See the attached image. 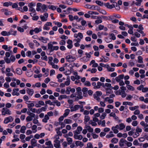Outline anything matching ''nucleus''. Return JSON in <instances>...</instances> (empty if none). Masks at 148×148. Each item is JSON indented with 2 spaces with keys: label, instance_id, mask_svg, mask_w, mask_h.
Here are the masks:
<instances>
[{
  "label": "nucleus",
  "instance_id": "f257e3e1",
  "mask_svg": "<svg viewBox=\"0 0 148 148\" xmlns=\"http://www.w3.org/2000/svg\"><path fill=\"white\" fill-rule=\"evenodd\" d=\"M4 59L7 63L9 64L11 62H14L16 60V58L14 55H12L11 56L10 58L4 57Z\"/></svg>",
  "mask_w": 148,
  "mask_h": 148
},
{
  "label": "nucleus",
  "instance_id": "f03ea898",
  "mask_svg": "<svg viewBox=\"0 0 148 148\" xmlns=\"http://www.w3.org/2000/svg\"><path fill=\"white\" fill-rule=\"evenodd\" d=\"M1 113L2 115H5L6 114L10 115L11 114V112L7 108H4L2 109Z\"/></svg>",
  "mask_w": 148,
  "mask_h": 148
},
{
  "label": "nucleus",
  "instance_id": "7ed1b4c3",
  "mask_svg": "<svg viewBox=\"0 0 148 148\" xmlns=\"http://www.w3.org/2000/svg\"><path fill=\"white\" fill-rule=\"evenodd\" d=\"M14 120V118L12 116H9L5 118L4 123L7 124L9 122H12Z\"/></svg>",
  "mask_w": 148,
  "mask_h": 148
},
{
  "label": "nucleus",
  "instance_id": "20e7f679",
  "mask_svg": "<svg viewBox=\"0 0 148 148\" xmlns=\"http://www.w3.org/2000/svg\"><path fill=\"white\" fill-rule=\"evenodd\" d=\"M44 16L40 15V18L42 21H46L47 20V18L48 17V15L47 13H45L44 14Z\"/></svg>",
  "mask_w": 148,
  "mask_h": 148
},
{
  "label": "nucleus",
  "instance_id": "39448f33",
  "mask_svg": "<svg viewBox=\"0 0 148 148\" xmlns=\"http://www.w3.org/2000/svg\"><path fill=\"white\" fill-rule=\"evenodd\" d=\"M66 58L69 62H73L76 60V58L75 57L71 55L67 56Z\"/></svg>",
  "mask_w": 148,
  "mask_h": 148
},
{
  "label": "nucleus",
  "instance_id": "423d86ee",
  "mask_svg": "<svg viewBox=\"0 0 148 148\" xmlns=\"http://www.w3.org/2000/svg\"><path fill=\"white\" fill-rule=\"evenodd\" d=\"M125 141H126V140L123 138H121L119 142V146L122 147L124 145V144H126Z\"/></svg>",
  "mask_w": 148,
  "mask_h": 148
},
{
  "label": "nucleus",
  "instance_id": "0eeeda50",
  "mask_svg": "<svg viewBox=\"0 0 148 148\" xmlns=\"http://www.w3.org/2000/svg\"><path fill=\"white\" fill-rule=\"evenodd\" d=\"M105 6L106 7L108 8L112 9L114 8L115 7V4H113L112 5H110L109 3H107L104 4Z\"/></svg>",
  "mask_w": 148,
  "mask_h": 148
},
{
  "label": "nucleus",
  "instance_id": "6e6552de",
  "mask_svg": "<svg viewBox=\"0 0 148 148\" xmlns=\"http://www.w3.org/2000/svg\"><path fill=\"white\" fill-rule=\"evenodd\" d=\"M88 89L86 87L83 88L82 89V91L83 92V96L85 97H86L88 96L87 92H88Z\"/></svg>",
  "mask_w": 148,
  "mask_h": 148
},
{
  "label": "nucleus",
  "instance_id": "1a4fd4ad",
  "mask_svg": "<svg viewBox=\"0 0 148 148\" xmlns=\"http://www.w3.org/2000/svg\"><path fill=\"white\" fill-rule=\"evenodd\" d=\"M26 91L27 93L30 96H32L34 93V91L33 89L29 88H27Z\"/></svg>",
  "mask_w": 148,
  "mask_h": 148
},
{
  "label": "nucleus",
  "instance_id": "9d476101",
  "mask_svg": "<svg viewBox=\"0 0 148 148\" xmlns=\"http://www.w3.org/2000/svg\"><path fill=\"white\" fill-rule=\"evenodd\" d=\"M37 140L35 138L32 139L31 140V145L34 147H36L37 146Z\"/></svg>",
  "mask_w": 148,
  "mask_h": 148
},
{
  "label": "nucleus",
  "instance_id": "9b49d317",
  "mask_svg": "<svg viewBox=\"0 0 148 148\" xmlns=\"http://www.w3.org/2000/svg\"><path fill=\"white\" fill-rule=\"evenodd\" d=\"M54 142L55 143L54 144V146L56 148H58L60 147V141L59 140H54Z\"/></svg>",
  "mask_w": 148,
  "mask_h": 148
},
{
  "label": "nucleus",
  "instance_id": "f8f14e48",
  "mask_svg": "<svg viewBox=\"0 0 148 148\" xmlns=\"http://www.w3.org/2000/svg\"><path fill=\"white\" fill-rule=\"evenodd\" d=\"M74 138L75 139H78L79 140H81L83 138L82 136L81 135H74Z\"/></svg>",
  "mask_w": 148,
  "mask_h": 148
},
{
  "label": "nucleus",
  "instance_id": "ddd939ff",
  "mask_svg": "<svg viewBox=\"0 0 148 148\" xmlns=\"http://www.w3.org/2000/svg\"><path fill=\"white\" fill-rule=\"evenodd\" d=\"M85 128H86L87 130L89 132H93V129L91 128L90 126H86L85 127Z\"/></svg>",
  "mask_w": 148,
  "mask_h": 148
},
{
  "label": "nucleus",
  "instance_id": "4468645a",
  "mask_svg": "<svg viewBox=\"0 0 148 148\" xmlns=\"http://www.w3.org/2000/svg\"><path fill=\"white\" fill-rule=\"evenodd\" d=\"M75 144L77 146H79L81 147H83L84 144L83 143H82L81 142L79 141H77L75 142Z\"/></svg>",
  "mask_w": 148,
  "mask_h": 148
},
{
  "label": "nucleus",
  "instance_id": "2eb2a0df",
  "mask_svg": "<svg viewBox=\"0 0 148 148\" xmlns=\"http://www.w3.org/2000/svg\"><path fill=\"white\" fill-rule=\"evenodd\" d=\"M51 42H50L48 44V49L50 50V52L52 51V49L53 47V45L51 44Z\"/></svg>",
  "mask_w": 148,
  "mask_h": 148
},
{
  "label": "nucleus",
  "instance_id": "dca6fc26",
  "mask_svg": "<svg viewBox=\"0 0 148 148\" xmlns=\"http://www.w3.org/2000/svg\"><path fill=\"white\" fill-rule=\"evenodd\" d=\"M16 71V73L19 75H21L22 73V71L21 69L19 68H17Z\"/></svg>",
  "mask_w": 148,
  "mask_h": 148
},
{
  "label": "nucleus",
  "instance_id": "f3484780",
  "mask_svg": "<svg viewBox=\"0 0 148 148\" xmlns=\"http://www.w3.org/2000/svg\"><path fill=\"white\" fill-rule=\"evenodd\" d=\"M26 128L25 126H22L20 130V132L23 133H25V130H26Z\"/></svg>",
  "mask_w": 148,
  "mask_h": 148
},
{
  "label": "nucleus",
  "instance_id": "a211bd4d",
  "mask_svg": "<svg viewBox=\"0 0 148 148\" xmlns=\"http://www.w3.org/2000/svg\"><path fill=\"white\" fill-rule=\"evenodd\" d=\"M70 110L69 109H66L65 110V113L64 114V116L66 117L69 114Z\"/></svg>",
  "mask_w": 148,
  "mask_h": 148
},
{
  "label": "nucleus",
  "instance_id": "6ab92c4d",
  "mask_svg": "<svg viewBox=\"0 0 148 148\" xmlns=\"http://www.w3.org/2000/svg\"><path fill=\"white\" fill-rule=\"evenodd\" d=\"M17 31H15L13 33H11L10 30L9 32H7V35L6 36H9L10 35H13L15 36L16 34Z\"/></svg>",
  "mask_w": 148,
  "mask_h": 148
},
{
  "label": "nucleus",
  "instance_id": "aec40b11",
  "mask_svg": "<svg viewBox=\"0 0 148 148\" xmlns=\"http://www.w3.org/2000/svg\"><path fill=\"white\" fill-rule=\"evenodd\" d=\"M127 87L130 90L134 91L135 89L134 88L133 86L130 85H127Z\"/></svg>",
  "mask_w": 148,
  "mask_h": 148
},
{
  "label": "nucleus",
  "instance_id": "412c9836",
  "mask_svg": "<svg viewBox=\"0 0 148 148\" xmlns=\"http://www.w3.org/2000/svg\"><path fill=\"white\" fill-rule=\"evenodd\" d=\"M105 86L106 87H109V89L110 90L113 89V87L111 86V84L110 83H106L105 84Z\"/></svg>",
  "mask_w": 148,
  "mask_h": 148
},
{
  "label": "nucleus",
  "instance_id": "4be33fe9",
  "mask_svg": "<svg viewBox=\"0 0 148 148\" xmlns=\"http://www.w3.org/2000/svg\"><path fill=\"white\" fill-rule=\"evenodd\" d=\"M138 62L139 63H143V58L141 56H138Z\"/></svg>",
  "mask_w": 148,
  "mask_h": 148
},
{
  "label": "nucleus",
  "instance_id": "5701e85b",
  "mask_svg": "<svg viewBox=\"0 0 148 148\" xmlns=\"http://www.w3.org/2000/svg\"><path fill=\"white\" fill-rule=\"evenodd\" d=\"M72 121L70 119H65L64 121V122L66 124H71L72 122Z\"/></svg>",
  "mask_w": 148,
  "mask_h": 148
},
{
  "label": "nucleus",
  "instance_id": "b1692460",
  "mask_svg": "<svg viewBox=\"0 0 148 148\" xmlns=\"http://www.w3.org/2000/svg\"><path fill=\"white\" fill-rule=\"evenodd\" d=\"M66 140L68 141V144L69 145L71 144L73 142L72 138L69 137L67 138H66Z\"/></svg>",
  "mask_w": 148,
  "mask_h": 148
},
{
  "label": "nucleus",
  "instance_id": "393cba45",
  "mask_svg": "<svg viewBox=\"0 0 148 148\" xmlns=\"http://www.w3.org/2000/svg\"><path fill=\"white\" fill-rule=\"evenodd\" d=\"M45 144L47 146H50V148L53 147V145L51 144V142L50 141L46 142Z\"/></svg>",
  "mask_w": 148,
  "mask_h": 148
},
{
  "label": "nucleus",
  "instance_id": "a878e982",
  "mask_svg": "<svg viewBox=\"0 0 148 148\" xmlns=\"http://www.w3.org/2000/svg\"><path fill=\"white\" fill-rule=\"evenodd\" d=\"M137 2L135 3V4L137 6H140L141 3L142 2V0H136Z\"/></svg>",
  "mask_w": 148,
  "mask_h": 148
},
{
  "label": "nucleus",
  "instance_id": "bb28decb",
  "mask_svg": "<svg viewBox=\"0 0 148 148\" xmlns=\"http://www.w3.org/2000/svg\"><path fill=\"white\" fill-rule=\"evenodd\" d=\"M118 141V139L116 138H113L111 140V142L112 143H117Z\"/></svg>",
  "mask_w": 148,
  "mask_h": 148
},
{
  "label": "nucleus",
  "instance_id": "cd10ccee",
  "mask_svg": "<svg viewBox=\"0 0 148 148\" xmlns=\"http://www.w3.org/2000/svg\"><path fill=\"white\" fill-rule=\"evenodd\" d=\"M95 3L96 4L101 6H103V3L99 1H95Z\"/></svg>",
  "mask_w": 148,
  "mask_h": 148
},
{
  "label": "nucleus",
  "instance_id": "c85d7f7f",
  "mask_svg": "<svg viewBox=\"0 0 148 148\" xmlns=\"http://www.w3.org/2000/svg\"><path fill=\"white\" fill-rule=\"evenodd\" d=\"M139 108L138 106H136L134 107H129V109L132 111H133L135 110L136 109H138Z\"/></svg>",
  "mask_w": 148,
  "mask_h": 148
},
{
  "label": "nucleus",
  "instance_id": "c756f323",
  "mask_svg": "<svg viewBox=\"0 0 148 148\" xmlns=\"http://www.w3.org/2000/svg\"><path fill=\"white\" fill-rule=\"evenodd\" d=\"M47 7L46 5L45 4H43L41 6V8L44 12L47 11Z\"/></svg>",
  "mask_w": 148,
  "mask_h": 148
},
{
  "label": "nucleus",
  "instance_id": "7c9ffc66",
  "mask_svg": "<svg viewBox=\"0 0 148 148\" xmlns=\"http://www.w3.org/2000/svg\"><path fill=\"white\" fill-rule=\"evenodd\" d=\"M67 97V96L66 95H61L58 97V99L60 100H61L63 99L66 98Z\"/></svg>",
  "mask_w": 148,
  "mask_h": 148
},
{
  "label": "nucleus",
  "instance_id": "2f4dec72",
  "mask_svg": "<svg viewBox=\"0 0 148 148\" xmlns=\"http://www.w3.org/2000/svg\"><path fill=\"white\" fill-rule=\"evenodd\" d=\"M85 148H93L92 145L90 143H88L87 145V147Z\"/></svg>",
  "mask_w": 148,
  "mask_h": 148
},
{
  "label": "nucleus",
  "instance_id": "473e14b6",
  "mask_svg": "<svg viewBox=\"0 0 148 148\" xmlns=\"http://www.w3.org/2000/svg\"><path fill=\"white\" fill-rule=\"evenodd\" d=\"M120 130H123L125 127V125L123 123H121L119 125Z\"/></svg>",
  "mask_w": 148,
  "mask_h": 148
},
{
  "label": "nucleus",
  "instance_id": "72a5a7b5",
  "mask_svg": "<svg viewBox=\"0 0 148 148\" xmlns=\"http://www.w3.org/2000/svg\"><path fill=\"white\" fill-rule=\"evenodd\" d=\"M91 9L93 10H99V8L97 6H94V5L91 6Z\"/></svg>",
  "mask_w": 148,
  "mask_h": 148
},
{
  "label": "nucleus",
  "instance_id": "f704fd0d",
  "mask_svg": "<svg viewBox=\"0 0 148 148\" xmlns=\"http://www.w3.org/2000/svg\"><path fill=\"white\" fill-rule=\"evenodd\" d=\"M90 117L88 116H85L84 118V122L87 123L90 119Z\"/></svg>",
  "mask_w": 148,
  "mask_h": 148
},
{
  "label": "nucleus",
  "instance_id": "c9c22d12",
  "mask_svg": "<svg viewBox=\"0 0 148 148\" xmlns=\"http://www.w3.org/2000/svg\"><path fill=\"white\" fill-rule=\"evenodd\" d=\"M34 32L36 33H38L39 32H40V31H42V29H39L38 28H36L34 29Z\"/></svg>",
  "mask_w": 148,
  "mask_h": 148
},
{
  "label": "nucleus",
  "instance_id": "e433bc0d",
  "mask_svg": "<svg viewBox=\"0 0 148 148\" xmlns=\"http://www.w3.org/2000/svg\"><path fill=\"white\" fill-rule=\"evenodd\" d=\"M106 115V114L105 112H103L101 115L100 116V118L101 119H105V116Z\"/></svg>",
  "mask_w": 148,
  "mask_h": 148
},
{
  "label": "nucleus",
  "instance_id": "4c0bfd02",
  "mask_svg": "<svg viewBox=\"0 0 148 148\" xmlns=\"http://www.w3.org/2000/svg\"><path fill=\"white\" fill-rule=\"evenodd\" d=\"M29 11L30 12H36L35 9L33 7H29Z\"/></svg>",
  "mask_w": 148,
  "mask_h": 148
},
{
  "label": "nucleus",
  "instance_id": "58836bf2",
  "mask_svg": "<svg viewBox=\"0 0 148 148\" xmlns=\"http://www.w3.org/2000/svg\"><path fill=\"white\" fill-rule=\"evenodd\" d=\"M102 84L99 82H98L97 83V86L96 87L97 88V89L99 88H100V86H102Z\"/></svg>",
  "mask_w": 148,
  "mask_h": 148
},
{
  "label": "nucleus",
  "instance_id": "ea45409f",
  "mask_svg": "<svg viewBox=\"0 0 148 148\" xmlns=\"http://www.w3.org/2000/svg\"><path fill=\"white\" fill-rule=\"evenodd\" d=\"M114 126H113L112 128V130L113 131V132L115 134H117L119 132L118 130L114 128Z\"/></svg>",
  "mask_w": 148,
  "mask_h": 148
},
{
  "label": "nucleus",
  "instance_id": "a19ab883",
  "mask_svg": "<svg viewBox=\"0 0 148 148\" xmlns=\"http://www.w3.org/2000/svg\"><path fill=\"white\" fill-rule=\"evenodd\" d=\"M32 117L29 116H27L26 118V121L27 122H29L31 121L32 119Z\"/></svg>",
  "mask_w": 148,
  "mask_h": 148
},
{
  "label": "nucleus",
  "instance_id": "79ce46f5",
  "mask_svg": "<svg viewBox=\"0 0 148 148\" xmlns=\"http://www.w3.org/2000/svg\"><path fill=\"white\" fill-rule=\"evenodd\" d=\"M88 13L90 14H94L95 15H98L99 14V13L97 12L90 11H88Z\"/></svg>",
  "mask_w": 148,
  "mask_h": 148
},
{
  "label": "nucleus",
  "instance_id": "37998d69",
  "mask_svg": "<svg viewBox=\"0 0 148 148\" xmlns=\"http://www.w3.org/2000/svg\"><path fill=\"white\" fill-rule=\"evenodd\" d=\"M77 97H78V98L80 99H82L83 98V96H82V92H79L77 93Z\"/></svg>",
  "mask_w": 148,
  "mask_h": 148
},
{
  "label": "nucleus",
  "instance_id": "c03bdc74",
  "mask_svg": "<svg viewBox=\"0 0 148 148\" xmlns=\"http://www.w3.org/2000/svg\"><path fill=\"white\" fill-rule=\"evenodd\" d=\"M114 136V135L113 134H108L106 135V137L107 138H110Z\"/></svg>",
  "mask_w": 148,
  "mask_h": 148
},
{
  "label": "nucleus",
  "instance_id": "a18cd8bd",
  "mask_svg": "<svg viewBox=\"0 0 148 148\" xmlns=\"http://www.w3.org/2000/svg\"><path fill=\"white\" fill-rule=\"evenodd\" d=\"M133 27H131V28L130 29L128 30V33L130 34H133Z\"/></svg>",
  "mask_w": 148,
  "mask_h": 148
},
{
  "label": "nucleus",
  "instance_id": "49530a36",
  "mask_svg": "<svg viewBox=\"0 0 148 148\" xmlns=\"http://www.w3.org/2000/svg\"><path fill=\"white\" fill-rule=\"evenodd\" d=\"M71 72L69 70H66V71L64 72V74L66 75H70L71 73Z\"/></svg>",
  "mask_w": 148,
  "mask_h": 148
},
{
  "label": "nucleus",
  "instance_id": "de8ad7c7",
  "mask_svg": "<svg viewBox=\"0 0 148 148\" xmlns=\"http://www.w3.org/2000/svg\"><path fill=\"white\" fill-rule=\"evenodd\" d=\"M38 39L41 40H42V42H43L44 43H46L47 42V41L43 37H40V38H38Z\"/></svg>",
  "mask_w": 148,
  "mask_h": 148
},
{
  "label": "nucleus",
  "instance_id": "09e8293b",
  "mask_svg": "<svg viewBox=\"0 0 148 148\" xmlns=\"http://www.w3.org/2000/svg\"><path fill=\"white\" fill-rule=\"evenodd\" d=\"M45 103H46V104H49L50 105H53V106L55 105L54 104H53V103L51 102V101L50 100L46 101H45Z\"/></svg>",
  "mask_w": 148,
  "mask_h": 148
},
{
  "label": "nucleus",
  "instance_id": "8fccbe9b",
  "mask_svg": "<svg viewBox=\"0 0 148 148\" xmlns=\"http://www.w3.org/2000/svg\"><path fill=\"white\" fill-rule=\"evenodd\" d=\"M36 5L35 3L32 2L29 3L28 5V6L29 7H35Z\"/></svg>",
  "mask_w": 148,
  "mask_h": 148
},
{
  "label": "nucleus",
  "instance_id": "3c124183",
  "mask_svg": "<svg viewBox=\"0 0 148 148\" xmlns=\"http://www.w3.org/2000/svg\"><path fill=\"white\" fill-rule=\"evenodd\" d=\"M125 143H126V145L128 147L132 146V145L131 143L128 142L127 140L126 141H125Z\"/></svg>",
  "mask_w": 148,
  "mask_h": 148
},
{
  "label": "nucleus",
  "instance_id": "603ef678",
  "mask_svg": "<svg viewBox=\"0 0 148 148\" xmlns=\"http://www.w3.org/2000/svg\"><path fill=\"white\" fill-rule=\"evenodd\" d=\"M42 74H40L38 75L34 74V77L35 78H36L37 77L40 78L42 77Z\"/></svg>",
  "mask_w": 148,
  "mask_h": 148
},
{
  "label": "nucleus",
  "instance_id": "864d4df0",
  "mask_svg": "<svg viewBox=\"0 0 148 148\" xmlns=\"http://www.w3.org/2000/svg\"><path fill=\"white\" fill-rule=\"evenodd\" d=\"M84 85L86 86H91L90 82L88 81H86L84 83Z\"/></svg>",
  "mask_w": 148,
  "mask_h": 148
},
{
  "label": "nucleus",
  "instance_id": "5fc2aeb1",
  "mask_svg": "<svg viewBox=\"0 0 148 148\" xmlns=\"http://www.w3.org/2000/svg\"><path fill=\"white\" fill-rule=\"evenodd\" d=\"M133 144L134 145H139V143L137 140H135L133 142Z\"/></svg>",
  "mask_w": 148,
  "mask_h": 148
},
{
  "label": "nucleus",
  "instance_id": "6e6d98bb",
  "mask_svg": "<svg viewBox=\"0 0 148 148\" xmlns=\"http://www.w3.org/2000/svg\"><path fill=\"white\" fill-rule=\"evenodd\" d=\"M136 131L138 133H140L142 132V129L141 128H140L138 126L137 127V128L136 130Z\"/></svg>",
  "mask_w": 148,
  "mask_h": 148
},
{
  "label": "nucleus",
  "instance_id": "4d7b16f0",
  "mask_svg": "<svg viewBox=\"0 0 148 148\" xmlns=\"http://www.w3.org/2000/svg\"><path fill=\"white\" fill-rule=\"evenodd\" d=\"M121 97L123 98H125L126 96V93L125 91H122L121 93Z\"/></svg>",
  "mask_w": 148,
  "mask_h": 148
},
{
  "label": "nucleus",
  "instance_id": "13d9d810",
  "mask_svg": "<svg viewBox=\"0 0 148 148\" xmlns=\"http://www.w3.org/2000/svg\"><path fill=\"white\" fill-rule=\"evenodd\" d=\"M107 69L109 71L112 72L114 71V68H111L109 66L108 67Z\"/></svg>",
  "mask_w": 148,
  "mask_h": 148
},
{
  "label": "nucleus",
  "instance_id": "bf43d9fd",
  "mask_svg": "<svg viewBox=\"0 0 148 148\" xmlns=\"http://www.w3.org/2000/svg\"><path fill=\"white\" fill-rule=\"evenodd\" d=\"M148 91V87L144 88L142 89V92H145Z\"/></svg>",
  "mask_w": 148,
  "mask_h": 148
},
{
  "label": "nucleus",
  "instance_id": "052dcab7",
  "mask_svg": "<svg viewBox=\"0 0 148 148\" xmlns=\"http://www.w3.org/2000/svg\"><path fill=\"white\" fill-rule=\"evenodd\" d=\"M17 29V30L20 32H22L24 31L23 29L20 27H18Z\"/></svg>",
  "mask_w": 148,
  "mask_h": 148
},
{
  "label": "nucleus",
  "instance_id": "680f3d73",
  "mask_svg": "<svg viewBox=\"0 0 148 148\" xmlns=\"http://www.w3.org/2000/svg\"><path fill=\"white\" fill-rule=\"evenodd\" d=\"M100 65L101 67H105L107 68L109 66V65L104 64L102 63H100L99 64Z\"/></svg>",
  "mask_w": 148,
  "mask_h": 148
},
{
  "label": "nucleus",
  "instance_id": "e2e57ef3",
  "mask_svg": "<svg viewBox=\"0 0 148 148\" xmlns=\"http://www.w3.org/2000/svg\"><path fill=\"white\" fill-rule=\"evenodd\" d=\"M91 80L92 81H97L99 80V79L97 77H93L91 79Z\"/></svg>",
  "mask_w": 148,
  "mask_h": 148
},
{
  "label": "nucleus",
  "instance_id": "0e129e2a",
  "mask_svg": "<svg viewBox=\"0 0 148 148\" xmlns=\"http://www.w3.org/2000/svg\"><path fill=\"white\" fill-rule=\"evenodd\" d=\"M132 125L134 126H136L138 125V122L137 121H133L132 123Z\"/></svg>",
  "mask_w": 148,
  "mask_h": 148
},
{
  "label": "nucleus",
  "instance_id": "69168bd1",
  "mask_svg": "<svg viewBox=\"0 0 148 148\" xmlns=\"http://www.w3.org/2000/svg\"><path fill=\"white\" fill-rule=\"evenodd\" d=\"M80 106H79L78 105H75L74 106V108L75 109V111L78 110L79 109V108H80Z\"/></svg>",
  "mask_w": 148,
  "mask_h": 148
},
{
  "label": "nucleus",
  "instance_id": "338daca9",
  "mask_svg": "<svg viewBox=\"0 0 148 148\" xmlns=\"http://www.w3.org/2000/svg\"><path fill=\"white\" fill-rule=\"evenodd\" d=\"M140 111L138 110H136L134 112V114L135 115L139 114H140Z\"/></svg>",
  "mask_w": 148,
  "mask_h": 148
},
{
  "label": "nucleus",
  "instance_id": "774afa93",
  "mask_svg": "<svg viewBox=\"0 0 148 148\" xmlns=\"http://www.w3.org/2000/svg\"><path fill=\"white\" fill-rule=\"evenodd\" d=\"M66 43L65 41L64 40H61L59 42V44L61 45H65Z\"/></svg>",
  "mask_w": 148,
  "mask_h": 148
}]
</instances>
